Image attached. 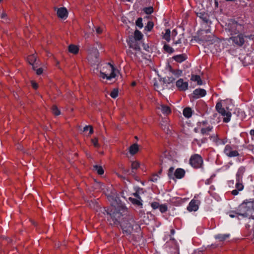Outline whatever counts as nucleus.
I'll return each instance as SVG.
<instances>
[{"label":"nucleus","mask_w":254,"mask_h":254,"mask_svg":"<svg viewBox=\"0 0 254 254\" xmlns=\"http://www.w3.org/2000/svg\"><path fill=\"white\" fill-rule=\"evenodd\" d=\"M143 34L142 33L137 29H136L134 32V39L135 41H140L143 38Z\"/></svg>","instance_id":"obj_25"},{"label":"nucleus","mask_w":254,"mask_h":254,"mask_svg":"<svg viewBox=\"0 0 254 254\" xmlns=\"http://www.w3.org/2000/svg\"><path fill=\"white\" fill-rule=\"evenodd\" d=\"M216 111L220 114L222 116L226 117L223 118V121L224 123H228L230 120V118L231 117V113L230 112H226L224 108L222 107V105L221 102H219L216 105Z\"/></svg>","instance_id":"obj_4"},{"label":"nucleus","mask_w":254,"mask_h":254,"mask_svg":"<svg viewBox=\"0 0 254 254\" xmlns=\"http://www.w3.org/2000/svg\"><path fill=\"white\" fill-rule=\"evenodd\" d=\"M228 28L231 34H237L244 32V25L238 23L236 21H233L231 23H229Z\"/></svg>","instance_id":"obj_3"},{"label":"nucleus","mask_w":254,"mask_h":254,"mask_svg":"<svg viewBox=\"0 0 254 254\" xmlns=\"http://www.w3.org/2000/svg\"><path fill=\"white\" fill-rule=\"evenodd\" d=\"M215 2V7H218V2L217 0H214Z\"/></svg>","instance_id":"obj_61"},{"label":"nucleus","mask_w":254,"mask_h":254,"mask_svg":"<svg viewBox=\"0 0 254 254\" xmlns=\"http://www.w3.org/2000/svg\"><path fill=\"white\" fill-rule=\"evenodd\" d=\"M93 170L96 171L97 173L99 175H102L104 173V170L101 166L94 165L93 166Z\"/></svg>","instance_id":"obj_29"},{"label":"nucleus","mask_w":254,"mask_h":254,"mask_svg":"<svg viewBox=\"0 0 254 254\" xmlns=\"http://www.w3.org/2000/svg\"><path fill=\"white\" fill-rule=\"evenodd\" d=\"M91 142L93 144L94 146L97 148L100 147V145L98 143V139L97 137H94L91 139Z\"/></svg>","instance_id":"obj_40"},{"label":"nucleus","mask_w":254,"mask_h":254,"mask_svg":"<svg viewBox=\"0 0 254 254\" xmlns=\"http://www.w3.org/2000/svg\"><path fill=\"white\" fill-rule=\"evenodd\" d=\"M206 92L205 90L201 88H197L195 89L191 95H190V101H193L194 99L202 97L205 96Z\"/></svg>","instance_id":"obj_6"},{"label":"nucleus","mask_w":254,"mask_h":254,"mask_svg":"<svg viewBox=\"0 0 254 254\" xmlns=\"http://www.w3.org/2000/svg\"><path fill=\"white\" fill-rule=\"evenodd\" d=\"M224 153L229 157H233L239 156V153L237 150H233V147L230 145H226L224 149Z\"/></svg>","instance_id":"obj_7"},{"label":"nucleus","mask_w":254,"mask_h":254,"mask_svg":"<svg viewBox=\"0 0 254 254\" xmlns=\"http://www.w3.org/2000/svg\"><path fill=\"white\" fill-rule=\"evenodd\" d=\"M201 124L203 125V126H205L206 125V124H207V122L206 121H203L201 122Z\"/></svg>","instance_id":"obj_63"},{"label":"nucleus","mask_w":254,"mask_h":254,"mask_svg":"<svg viewBox=\"0 0 254 254\" xmlns=\"http://www.w3.org/2000/svg\"><path fill=\"white\" fill-rule=\"evenodd\" d=\"M196 109L201 113L205 112L207 109L206 104L202 100H199L197 102Z\"/></svg>","instance_id":"obj_16"},{"label":"nucleus","mask_w":254,"mask_h":254,"mask_svg":"<svg viewBox=\"0 0 254 254\" xmlns=\"http://www.w3.org/2000/svg\"><path fill=\"white\" fill-rule=\"evenodd\" d=\"M184 116L187 118H190L192 115V110L190 107H186L183 110Z\"/></svg>","instance_id":"obj_28"},{"label":"nucleus","mask_w":254,"mask_h":254,"mask_svg":"<svg viewBox=\"0 0 254 254\" xmlns=\"http://www.w3.org/2000/svg\"><path fill=\"white\" fill-rule=\"evenodd\" d=\"M143 11L146 14H151L154 11V8L152 6L146 7L143 8Z\"/></svg>","instance_id":"obj_35"},{"label":"nucleus","mask_w":254,"mask_h":254,"mask_svg":"<svg viewBox=\"0 0 254 254\" xmlns=\"http://www.w3.org/2000/svg\"><path fill=\"white\" fill-rule=\"evenodd\" d=\"M173 59L177 63H182L187 59V57L185 54H183L174 56Z\"/></svg>","instance_id":"obj_21"},{"label":"nucleus","mask_w":254,"mask_h":254,"mask_svg":"<svg viewBox=\"0 0 254 254\" xmlns=\"http://www.w3.org/2000/svg\"><path fill=\"white\" fill-rule=\"evenodd\" d=\"M128 199L133 204L137 206H141L142 205L141 200H139V199L129 197Z\"/></svg>","instance_id":"obj_32"},{"label":"nucleus","mask_w":254,"mask_h":254,"mask_svg":"<svg viewBox=\"0 0 254 254\" xmlns=\"http://www.w3.org/2000/svg\"><path fill=\"white\" fill-rule=\"evenodd\" d=\"M176 86L179 91H185L188 88V83L185 82L183 79L180 78L177 81Z\"/></svg>","instance_id":"obj_12"},{"label":"nucleus","mask_w":254,"mask_h":254,"mask_svg":"<svg viewBox=\"0 0 254 254\" xmlns=\"http://www.w3.org/2000/svg\"><path fill=\"white\" fill-rule=\"evenodd\" d=\"M212 127L209 126L206 128H202L200 130V131L202 134H207L208 132L212 130Z\"/></svg>","instance_id":"obj_37"},{"label":"nucleus","mask_w":254,"mask_h":254,"mask_svg":"<svg viewBox=\"0 0 254 254\" xmlns=\"http://www.w3.org/2000/svg\"><path fill=\"white\" fill-rule=\"evenodd\" d=\"M57 13L58 17L61 18H64L66 17L68 15L67 10L65 7L58 8Z\"/></svg>","instance_id":"obj_17"},{"label":"nucleus","mask_w":254,"mask_h":254,"mask_svg":"<svg viewBox=\"0 0 254 254\" xmlns=\"http://www.w3.org/2000/svg\"><path fill=\"white\" fill-rule=\"evenodd\" d=\"M236 188L239 191L242 190L244 188V186L241 182H237Z\"/></svg>","instance_id":"obj_43"},{"label":"nucleus","mask_w":254,"mask_h":254,"mask_svg":"<svg viewBox=\"0 0 254 254\" xmlns=\"http://www.w3.org/2000/svg\"><path fill=\"white\" fill-rule=\"evenodd\" d=\"M151 206L153 209H156L157 208H159L160 204L157 202H153L151 203Z\"/></svg>","instance_id":"obj_49"},{"label":"nucleus","mask_w":254,"mask_h":254,"mask_svg":"<svg viewBox=\"0 0 254 254\" xmlns=\"http://www.w3.org/2000/svg\"><path fill=\"white\" fill-rule=\"evenodd\" d=\"M96 32L98 34H101L102 33V29L100 27H97L96 29Z\"/></svg>","instance_id":"obj_55"},{"label":"nucleus","mask_w":254,"mask_h":254,"mask_svg":"<svg viewBox=\"0 0 254 254\" xmlns=\"http://www.w3.org/2000/svg\"><path fill=\"white\" fill-rule=\"evenodd\" d=\"M140 166V164L138 161H133L131 163V173L133 174H135L136 172L135 170H136Z\"/></svg>","instance_id":"obj_27"},{"label":"nucleus","mask_w":254,"mask_h":254,"mask_svg":"<svg viewBox=\"0 0 254 254\" xmlns=\"http://www.w3.org/2000/svg\"><path fill=\"white\" fill-rule=\"evenodd\" d=\"M158 176L157 174H153L151 176V177L150 178L149 180L152 182H155L157 180V178Z\"/></svg>","instance_id":"obj_50"},{"label":"nucleus","mask_w":254,"mask_h":254,"mask_svg":"<svg viewBox=\"0 0 254 254\" xmlns=\"http://www.w3.org/2000/svg\"><path fill=\"white\" fill-rule=\"evenodd\" d=\"M189 163L194 169L202 168L203 166V160L201 155L194 154L190 156L189 160Z\"/></svg>","instance_id":"obj_2"},{"label":"nucleus","mask_w":254,"mask_h":254,"mask_svg":"<svg viewBox=\"0 0 254 254\" xmlns=\"http://www.w3.org/2000/svg\"><path fill=\"white\" fill-rule=\"evenodd\" d=\"M31 86H32V87L35 89V90H37L38 88V84L34 80H31Z\"/></svg>","instance_id":"obj_48"},{"label":"nucleus","mask_w":254,"mask_h":254,"mask_svg":"<svg viewBox=\"0 0 254 254\" xmlns=\"http://www.w3.org/2000/svg\"><path fill=\"white\" fill-rule=\"evenodd\" d=\"M129 171V170L128 169H124L123 170V172L125 173H128Z\"/></svg>","instance_id":"obj_62"},{"label":"nucleus","mask_w":254,"mask_h":254,"mask_svg":"<svg viewBox=\"0 0 254 254\" xmlns=\"http://www.w3.org/2000/svg\"><path fill=\"white\" fill-rule=\"evenodd\" d=\"M229 236L228 234L218 235L215 236L216 239H219L220 242L224 241Z\"/></svg>","instance_id":"obj_34"},{"label":"nucleus","mask_w":254,"mask_h":254,"mask_svg":"<svg viewBox=\"0 0 254 254\" xmlns=\"http://www.w3.org/2000/svg\"><path fill=\"white\" fill-rule=\"evenodd\" d=\"M107 213L110 215L111 219L113 220V225L118 226L119 225H120V222L116 217L117 215H118V217H120V214L116 210H114L113 211H112V210L110 211H107Z\"/></svg>","instance_id":"obj_8"},{"label":"nucleus","mask_w":254,"mask_h":254,"mask_svg":"<svg viewBox=\"0 0 254 254\" xmlns=\"http://www.w3.org/2000/svg\"><path fill=\"white\" fill-rule=\"evenodd\" d=\"M196 16L199 17L203 21V23L205 24L211 23L209 20V15L207 12L205 11L196 12Z\"/></svg>","instance_id":"obj_11"},{"label":"nucleus","mask_w":254,"mask_h":254,"mask_svg":"<svg viewBox=\"0 0 254 254\" xmlns=\"http://www.w3.org/2000/svg\"><path fill=\"white\" fill-rule=\"evenodd\" d=\"M7 17V14L5 12H3L1 14L0 17L1 19H4Z\"/></svg>","instance_id":"obj_54"},{"label":"nucleus","mask_w":254,"mask_h":254,"mask_svg":"<svg viewBox=\"0 0 254 254\" xmlns=\"http://www.w3.org/2000/svg\"><path fill=\"white\" fill-rule=\"evenodd\" d=\"M135 24L136 26L140 28L143 27V24L142 23V18L141 17L138 18L136 20Z\"/></svg>","instance_id":"obj_39"},{"label":"nucleus","mask_w":254,"mask_h":254,"mask_svg":"<svg viewBox=\"0 0 254 254\" xmlns=\"http://www.w3.org/2000/svg\"><path fill=\"white\" fill-rule=\"evenodd\" d=\"M175 81V78L173 76L168 77L166 82L168 84L173 83Z\"/></svg>","instance_id":"obj_51"},{"label":"nucleus","mask_w":254,"mask_h":254,"mask_svg":"<svg viewBox=\"0 0 254 254\" xmlns=\"http://www.w3.org/2000/svg\"><path fill=\"white\" fill-rule=\"evenodd\" d=\"M245 171V168L244 167H241L239 168L237 174H236V181L237 182H242L243 175Z\"/></svg>","instance_id":"obj_20"},{"label":"nucleus","mask_w":254,"mask_h":254,"mask_svg":"<svg viewBox=\"0 0 254 254\" xmlns=\"http://www.w3.org/2000/svg\"><path fill=\"white\" fill-rule=\"evenodd\" d=\"M138 145L136 143H134L129 147V153L132 155H134L138 151Z\"/></svg>","instance_id":"obj_24"},{"label":"nucleus","mask_w":254,"mask_h":254,"mask_svg":"<svg viewBox=\"0 0 254 254\" xmlns=\"http://www.w3.org/2000/svg\"><path fill=\"white\" fill-rule=\"evenodd\" d=\"M239 212L233 211V213L254 219V203L253 202L244 201L239 207Z\"/></svg>","instance_id":"obj_1"},{"label":"nucleus","mask_w":254,"mask_h":254,"mask_svg":"<svg viewBox=\"0 0 254 254\" xmlns=\"http://www.w3.org/2000/svg\"><path fill=\"white\" fill-rule=\"evenodd\" d=\"M161 110L162 113L166 115L170 114L172 112L170 107L165 105H161Z\"/></svg>","instance_id":"obj_23"},{"label":"nucleus","mask_w":254,"mask_h":254,"mask_svg":"<svg viewBox=\"0 0 254 254\" xmlns=\"http://www.w3.org/2000/svg\"><path fill=\"white\" fill-rule=\"evenodd\" d=\"M202 41L207 43L208 45L212 44L215 41L216 37L213 34L211 35H205L203 36Z\"/></svg>","instance_id":"obj_18"},{"label":"nucleus","mask_w":254,"mask_h":254,"mask_svg":"<svg viewBox=\"0 0 254 254\" xmlns=\"http://www.w3.org/2000/svg\"><path fill=\"white\" fill-rule=\"evenodd\" d=\"M163 50L164 51L168 54H172L174 52V50L170 47L169 45L167 44H164L163 46Z\"/></svg>","instance_id":"obj_30"},{"label":"nucleus","mask_w":254,"mask_h":254,"mask_svg":"<svg viewBox=\"0 0 254 254\" xmlns=\"http://www.w3.org/2000/svg\"><path fill=\"white\" fill-rule=\"evenodd\" d=\"M119 90L118 88H114L111 92L110 96L113 98H116L118 96Z\"/></svg>","instance_id":"obj_38"},{"label":"nucleus","mask_w":254,"mask_h":254,"mask_svg":"<svg viewBox=\"0 0 254 254\" xmlns=\"http://www.w3.org/2000/svg\"><path fill=\"white\" fill-rule=\"evenodd\" d=\"M172 73L177 77H179L182 74V70L180 69H174Z\"/></svg>","instance_id":"obj_45"},{"label":"nucleus","mask_w":254,"mask_h":254,"mask_svg":"<svg viewBox=\"0 0 254 254\" xmlns=\"http://www.w3.org/2000/svg\"><path fill=\"white\" fill-rule=\"evenodd\" d=\"M43 72V69L42 67H40L36 69V73L37 75H41Z\"/></svg>","instance_id":"obj_52"},{"label":"nucleus","mask_w":254,"mask_h":254,"mask_svg":"<svg viewBox=\"0 0 254 254\" xmlns=\"http://www.w3.org/2000/svg\"><path fill=\"white\" fill-rule=\"evenodd\" d=\"M121 228L122 229L123 232H126V233H130L131 231L133 229V226L130 222L128 220H125L124 221L122 225L120 224Z\"/></svg>","instance_id":"obj_9"},{"label":"nucleus","mask_w":254,"mask_h":254,"mask_svg":"<svg viewBox=\"0 0 254 254\" xmlns=\"http://www.w3.org/2000/svg\"><path fill=\"white\" fill-rule=\"evenodd\" d=\"M174 170V168L173 167H170L168 170V175L170 179L173 178V173Z\"/></svg>","instance_id":"obj_46"},{"label":"nucleus","mask_w":254,"mask_h":254,"mask_svg":"<svg viewBox=\"0 0 254 254\" xmlns=\"http://www.w3.org/2000/svg\"><path fill=\"white\" fill-rule=\"evenodd\" d=\"M154 26V23L152 21H148L147 25L145 26V30L147 31L152 30Z\"/></svg>","instance_id":"obj_36"},{"label":"nucleus","mask_w":254,"mask_h":254,"mask_svg":"<svg viewBox=\"0 0 254 254\" xmlns=\"http://www.w3.org/2000/svg\"><path fill=\"white\" fill-rule=\"evenodd\" d=\"M213 141H214L216 143H217V144H218V142H219V141H221L222 142V143L223 144H225V142L223 140H222V139H220L218 137V135H216V136H215V137H214Z\"/></svg>","instance_id":"obj_47"},{"label":"nucleus","mask_w":254,"mask_h":254,"mask_svg":"<svg viewBox=\"0 0 254 254\" xmlns=\"http://www.w3.org/2000/svg\"><path fill=\"white\" fill-rule=\"evenodd\" d=\"M173 250L174 251L171 252V254H180L179 247L176 244L174 245Z\"/></svg>","instance_id":"obj_42"},{"label":"nucleus","mask_w":254,"mask_h":254,"mask_svg":"<svg viewBox=\"0 0 254 254\" xmlns=\"http://www.w3.org/2000/svg\"><path fill=\"white\" fill-rule=\"evenodd\" d=\"M159 209L161 213H164L167 211L168 208L166 204H161Z\"/></svg>","instance_id":"obj_41"},{"label":"nucleus","mask_w":254,"mask_h":254,"mask_svg":"<svg viewBox=\"0 0 254 254\" xmlns=\"http://www.w3.org/2000/svg\"><path fill=\"white\" fill-rule=\"evenodd\" d=\"M190 79L192 81H196L197 84L199 85H202L203 84L200 76L198 75L192 74Z\"/></svg>","instance_id":"obj_26"},{"label":"nucleus","mask_w":254,"mask_h":254,"mask_svg":"<svg viewBox=\"0 0 254 254\" xmlns=\"http://www.w3.org/2000/svg\"><path fill=\"white\" fill-rule=\"evenodd\" d=\"M68 51L74 55H76L79 52V48L77 46L73 45V44H70L68 46Z\"/></svg>","instance_id":"obj_22"},{"label":"nucleus","mask_w":254,"mask_h":254,"mask_svg":"<svg viewBox=\"0 0 254 254\" xmlns=\"http://www.w3.org/2000/svg\"><path fill=\"white\" fill-rule=\"evenodd\" d=\"M250 133L252 136V138L254 139V129L251 130Z\"/></svg>","instance_id":"obj_57"},{"label":"nucleus","mask_w":254,"mask_h":254,"mask_svg":"<svg viewBox=\"0 0 254 254\" xmlns=\"http://www.w3.org/2000/svg\"><path fill=\"white\" fill-rule=\"evenodd\" d=\"M168 67L169 70L171 72H172V71H173L174 69L173 68V67H172V66L170 64H168Z\"/></svg>","instance_id":"obj_58"},{"label":"nucleus","mask_w":254,"mask_h":254,"mask_svg":"<svg viewBox=\"0 0 254 254\" xmlns=\"http://www.w3.org/2000/svg\"><path fill=\"white\" fill-rule=\"evenodd\" d=\"M230 39L235 44L240 47L242 46L245 43L244 37L241 34L236 36L232 37Z\"/></svg>","instance_id":"obj_14"},{"label":"nucleus","mask_w":254,"mask_h":254,"mask_svg":"<svg viewBox=\"0 0 254 254\" xmlns=\"http://www.w3.org/2000/svg\"><path fill=\"white\" fill-rule=\"evenodd\" d=\"M135 192L133 193V195L134 196V197H136V198H137V199H139V200H141V197H140V196L139 195V187H136V188H135Z\"/></svg>","instance_id":"obj_44"},{"label":"nucleus","mask_w":254,"mask_h":254,"mask_svg":"<svg viewBox=\"0 0 254 254\" xmlns=\"http://www.w3.org/2000/svg\"><path fill=\"white\" fill-rule=\"evenodd\" d=\"M239 190H234L232 191L231 193L234 195H237L238 194Z\"/></svg>","instance_id":"obj_53"},{"label":"nucleus","mask_w":254,"mask_h":254,"mask_svg":"<svg viewBox=\"0 0 254 254\" xmlns=\"http://www.w3.org/2000/svg\"><path fill=\"white\" fill-rule=\"evenodd\" d=\"M127 42L129 48H132L135 50H139L140 49L139 44L135 41L132 36H129L127 40Z\"/></svg>","instance_id":"obj_10"},{"label":"nucleus","mask_w":254,"mask_h":254,"mask_svg":"<svg viewBox=\"0 0 254 254\" xmlns=\"http://www.w3.org/2000/svg\"><path fill=\"white\" fill-rule=\"evenodd\" d=\"M170 30L169 29H167L165 30V33L163 36V38L167 41V42H169L170 41Z\"/></svg>","instance_id":"obj_33"},{"label":"nucleus","mask_w":254,"mask_h":254,"mask_svg":"<svg viewBox=\"0 0 254 254\" xmlns=\"http://www.w3.org/2000/svg\"><path fill=\"white\" fill-rule=\"evenodd\" d=\"M174 43L175 44H178L181 43V39H179L178 40L176 41V42H174Z\"/></svg>","instance_id":"obj_60"},{"label":"nucleus","mask_w":254,"mask_h":254,"mask_svg":"<svg viewBox=\"0 0 254 254\" xmlns=\"http://www.w3.org/2000/svg\"><path fill=\"white\" fill-rule=\"evenodd\" d=\"M210 247L212 248V249H215L216 248L218 247V245H215V244H212L211 246H210Z\"/></svg>","instance_id":"obj_59"},{"label":"nucleus","mask_w":254,"mask_h":254,"mask_svg":"<svg viewBox=\"0 0 254 254\" xmlns=\"http://www.w3.org/2000/svg\"><path fill=\"white\" fill-rule=\"evenodd\" d=\"M199 203L200 201L198 200L194 199H192L190 202L189 206L187 207V210L190 212L197 210Z\"/></svg>","instance_id":"obj_13"},{"label":"nucleus","mask_w":254,"mask_h":254,"mask_svg":"<svg viewBox=\"0 0 254 254\" xmlns=\"http://www.w3.org/2000/svg\"><path fill=\"white\" fill-rule=\"evenodd\" d=\"M52 113L56 116H59L61 114V111L58 109V107L56 105H53L51 107Z\"/></svg>","instance_id":"obj_31"},{"label":"nucleus","mask_w":254,"mask_h":254,"mask_svg":"<svg viewBox=\"0 0 254 254\" xmlns=\"http://www.w3.org/2000/svg\"><path fill=\"white\" fill-rule=\"evenodd\" d=\"M89 128H90V130H89V134H91L93 133V127L92 126H89Z\"/></svg>","instance_id":"obj_56"},{"label":"nucleus","mask_w":254,"mask_h":254,"mask_svg":"<svg viewBox=\"0 0 254 254\" xmlns=\"http://www.w3.org/2000/svg\"><path fill=\"white\" fill-rule=\"evenodd\" d=\"M185 175V171L181 168L177 169L174 174V176L177 179H181L184 177Z\"/></svg>","instance_id":"obj_19"},{"label":"nucleus","mask_w":254,"mask_h":254,"mask_svg":"<svg viewBox=\"0 0 254 254\" xmlns=\"http://www.w3.org/2000/svg\"><path fill=\"white\" fill-rule=\"evenodd\" d=\"M37 56L35 54H32L28 56L27 57V61L28 63L32 65V68L34 70H36V68L37 67V66L35 65L36 62Z\"/></svg>","instance_id":"obj_15"},{"label":"nucleus","mask_w":254,"mask_h":254,"mask_svg":"<svg viewBox=\"0 0 254 254\" xmlns=\"http://www.w3.org/2000/svg\"><path fill=\"white\" fill-rule=\"evenodd\" d=\"M108 64L111 68V73H110V74L108 75L105 73L100 71L99 75V77L103 79L106 78L107 79H111L112 78H115L117 76L116 71L118 70L115 67L114 65L111 64L110 63H108Z\"/></svg>","instance_id":"obj_5"},{"label":"nucleus","mask_w":254,"mask_h":254,"mask_svg":"<svg viewBox=\"0 0 254 254\" xmlns=\"http://www.w3.org/2000/svg\"><path fill=\"white\" fill-rule=\"evenodd\" d=\"M140 192L143 193L144 192V190H143V189L142 188H139V192L140 193Z\"/></svg>","instance_id":"obj_64"}]
</instances>
